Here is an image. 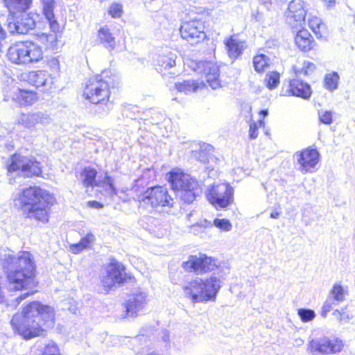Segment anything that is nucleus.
<instances>
[{
  "mask_svg": "<svg viewBox=\"0 0 355 355\" xmlns=\"http://www.w3.org/2000/svg\"><path fill=\"white\" fill-rule=\"evenodd\" d=\"M258 137V128L255 123L250 125L249 137L251 139H255Z\"/></svg>",
  "mask_w": 355,
  "mask_h": 355,
  "instance_id": "obj_47",
  "label": "nucleus"
},
{
  "mask_svg": "<svg viewBox=\"0 0 355 355\" xmlns=\"http://www.w3.org/2000/svg\"><path fill=\"white\" fill-rule=\"evenodd\" d=\"M177 58V55L172 52L159 55L157 60L158 66L157 70L162 73L164 69L166 70L173 68L176 64Z\"/></svg>",
  "mask_w": 355,
  "mask_h": 355,
  "instance_id": "obj_30",
  "label": "nucleus"
},
{
  "mask_svg": "<svg viewBox=\"0 0 355 355\" xmlns=\"http://www.w3.org/2000/svg\"><path fill=\"white\" fill-rule=\"evenodd\" d=\"M307 8L302 0H293L285 12L286 23L293 29L302 28Z\"/></svg>",
  "mask_w": 355,
  "mask_h": 355,
  "instance_id": "obj_17",
  "label": "nucleus"
},
{
  "mask_svg": "<svg viewBox=\"0 0 355 355\" xmlns=\"http://www.w3.org/2000/svg\"><path fill=\"white\" fill-rule=\"evenodd\" d=\"M109 14L114 18H119L123 13V6L121 3H112L108 10Z\"/></svg>",
  "mask_w": 355,
  "mask_h": 355,
  "instance_id": "obj_42",
  "label": "nucleus"
},
{
  "mask_svg": "<svg viewBox=\"0 0 355 355\" xmlns=\"http://www.w3.org/2000/svg\"><path fill=\"white\" fill-rule=\"evenodd\" d=\"M212 152L213 146L204 143L200 145L198 150L192 151L191 156L192 158L202 164H207L213 159Z\"/></svg>",
  "mask_w": 355,
  "mask_h": 355,
  "instance_id": "obj_26",
  "label": "nucleus"
},
{
  "mask_svg": "<svg viewBox=\"0 0 355 355\" xmlns=\"http://www.w3.org/2000/svg\"><path fill=\"white\" fill-rule=\"evenodd\" d=\"M8 171H17L20 175L26 178L40 176L42 172L41 163L35 157L17 154L12 157L11 163L8 166Z\"/></svg>",
  "mask_w": 355,
  "mask_h": 355,
  "instance_id": "obj_9",
  "label": "nucleus"
},
{
  "mask_svg": "<svg viewBox=\"0 0 355 355\" xmlns=\"http://www.w3.org/2000/svg\"><path fill=\"white\" fill-rule=\"evenodd\" d=\"M103 184L111 195L116 194V190L114 185V180L112 177L105 175Z\"/></svg>",
  "mask_w": 355,
  "mask_h": 355,
  "instance_id": "obj_44",
  "label": "nucleus"
},
{
  "mask_svg": "<svg viewBox=\"0 0 355 355\" xmlns=\"http://www.w3.org/2000/svg\"><path fill=\"white\" fill-rule=\"evenodd\" d=\"M333 315L335 316V318L340 321V317H341V311H339L338 310H336L334 311Z\"/></svg>",
  "mask_w": 355,
  "mask_h": 355,
  "instance_id": "obj_55",
  "label": "nucleus"
},
{
  "mask_svg": "<svg viewBox=\"0 0 355 355\" xmlns=\"http://www.w3.org/2000/svg\"><path fill=\"white\" fill-rule=\"evenodd\" d=\"M198 67L199 69H202L201 73L205 76V81L213 89L220 87V69L216 64L211 62H203L200 63Z\"/></svg>",
  "mask_w": 355,
  "mask_h": 355,
  "instance_id": "obj_22",
  "label": "nucleus"
},
{
  "mask_svg": "<svg viewBox=\"0 0 355 355\" xmlns=\"http://www.w3.org/2000/svg\"><path fill=\"white\" fill-rule=\"evenodd\" d=\"M343 347L344 344L340 338L322 336L309 340L307 345V350L313 355H329L341 352Z\"/></svg>",
  "mask_w": 355,
  "mask_h": 355,
  "instance_id": "obj_11",
  "label": "nucleus"
},
{
  "mask_svg": "<svg viewBox=\"0 0 355 355\" xmlns=\"http://www.w3.org/2000/svg\"><path fill=\"white\" fill-rule=\"evenodd\" d=\"M126 279L125 267L119 261L113 260L106 267L105 272L101 276V282L106 292L122 285Z\"/></svg>",
  "mask_w": 355,
  "mask_h": 355,
  "instance_id": "obj_13",
  "label": "nucleus"
},
{
  "mask_svg": "<svg viewBox=\"0 0 355 355\" xmlns=\"http://www.w3.org/2000/svg\"><path fill=\"white\" fill-rule=\"evenodd\" d=\"M42 12L47 19L53 33H41L37 35L38 41L43 44L46 49H53L56 45V33L59 31L60 25L55 19V0H42Z\"/></svg>",
  "mask_w": 355,
  "mask_h": 355,
  "instance_id": "obj_8",
  "label": "nucleus"
},
{
  "mask_svg": "<svg viewBox=\"0 0 355 355\" xmlns=\"http://www.w3.org/2000/svg\"><path fill=\"white\" fill-rule=\"evenodd\" d=\"M259 1H260V2H261V3H263V4H266V3H270V0H259Z\"/></svg>",
  "mask_w": 355,
  "mask_h": 355,
  "instance_id": "obj_58",
  "label": "nucleus"
},
{
  "mask_svg": "<svg viewBox=\"0 0 355 355\" xmlns=\"http://www.w3.org/2000/svg\"><path fill=\"white\" fill-rule=\"evenodd\" d=\"M339 76L336 72L329 73L324 78V87L330 92H333L338 88Z\"/></svg>",
  "mask_w": 355,
  "mask_h": 355,
  "instance_id": "obj_36",
  "label": "nucleus"
},
{
  "mask_svg": "<svg viewBox=\"0 0 355 355\" xmlns=\"http://www.w3.org/2000/svg\"><path fill=\"white\" fill-rule=\"evenodd\" d=\"M334 304V300L331 297L328 298L324 303L322 308L321 315L326 318L328 312L331 309L332 305Z\"/></svg>",
  "mask_w": 355,
  "mask_h": 355,
  "instance_id": "obj_45",
  "label": "nucleus"
},
{
  "mask_svg": "<svg viewBox=\"0 0 355 355\" xmlns=\"http://www.w3.org/2000/svg\"><path fill=\"white\" fill-rule=\"evenodd\" d=\"M280 75L277 71L267 73L265 78V83L267 88L272 90L276 88L279 84Z\"/></svg>",
  "mask_w": 355,
  "mask_h": 355,
  "instance_id": "obj_37",
  "label": "nucleus"
},
{
  "mask_svg": "<svg viewBox=\"0 0 355 355\" xmlns=\"http://www.w3.org/2000/svg\"><path fill=\"white\" fill-rule=\"evenodd\" d=\"M213 225L211 224V221H209L206 219L202 220L200 222L197 223L195 225H193L191 227V230L195 234L197 228L198 227H211Z\"/></svg>",
  "mask_w": 355,
  "mask_h": 355,
  "instance_id": "obj_46",
  "label": "nucleus"
},
{
  "mask_svg": "<svg viewBox=\"0 0 355 355\" xmlns=\"http://www.w3.org/2000/svg\"><path fill=\"white\" fill-rule=\"evenodd\" d=\"M8 19V29L11 34L24 35L35 27L38 16L31 12H21L11 15Z\"/></svg>",
  "mask_w": 355,
  "mask_h": 355,
  "instance_id": "obj_14",
  "label": "nucleus"
},
{
  "mask_svg": "<svg viewBox=\"0 0 355 355\" xmlns=\"http://www.w3.org/2000/svg\"><path fill=\"white\" fill-rule=\"evenodd\" d=\"M22 78L36 88H41L42 92L50 89L53 84L51 74L45 70L32 71L22 74Z\"/></svg>",
  "mask_w": 355,
  "mask_h": 355,
  "instance_id": "obj_20",
  "label": "nucleus"
},
{
  "mask_svg": "<svg viewBox=\"0 0 355 355\" xmlns=\"http://www.w3.org/2000/svg\"><path fill=\"white\" fill-rule=\"evenodd\" d=\"M95 241V236L92 233H88L83 237L79 243L71 245V251L74 254H78L84 249L90 247L91 244Z\"/></svg>",
  "mask_w": 355,
  "mask_h": 355,
  "instance_id": "obj_34",
  "label": "nucleus"
},
{
  "mask_svg": "<svg viewBox=\"0 0 355 355\" xmlns=\"http://www.w3.org/2000/svg\"><path fill=\"white\" fill-rule=\"evenodd\" d=\"M289 92L293 96L309 99L312 94L311 86L300 79H293L289 83Z\"/></svg>",
  "mask_w": 355,
  "mask_h": 355,
  "instance_id": "obj_23",
  "label": "nucleus"
},
{
  "mask_svg": "<svg viewBox=\"0 0 355 355\" xmlns=\"http://www.w3.org/2000/svg\"><path fill=\"white\" fill-rule=\"evenodd\" d=\"M324 1L329 3H331L335 1V0H324Z\"/></svg>",
  "mask_w": 355,
  "mask_h": 355,
  "instance_id": "obj_59",
  "label": "nucleus"
},
{
  "mask_svg": "<svg viewBox=\"0 0 355 355\" xmlns=\"http://www.w3.org/2000/svg\"><path fill=\"white\" fill-rule=\"evenodd\" d=\"M50 65L51 67H54L55 69H58L59 68V62L57 59H53L50 62Z\"/></svg>",
  "mask_w": 355,
  "mask_h": 355,
  "instance_id": "obj_54",
  "label": "nucleus"
},
{
  "mask_svg": "<svg viewBox=\"0 0 355 355\" xmlns=\"http://www.w3.org/2000/svg\"><path fill=\"white\" fill-rule=\"evenodd\" d=\"M308 24L316 37L322 38L326 30L325 24L322 22V20L317 17L311 16L308 18Z\"/></svg>",
  "mask_w": 355,
  "mask_h": 355,
  "instance_id": "obj_33",
  "label": "nucleus"
},
{
  "mask_svg": "<svg viewBox=\"0 0 355 355\" xmlns=\"http://www.w3.org/2000/svg\"><path fill=\"white\" fill-rule=\"evenodd\" d=\"M270 59L266 55L261 53L253 58V66L257 73L263 72L270 65Z\"/></svg>",
  "mask_w": 355,
  "mask_h": 355,
  "instance_id": "obj_35",
  "label": "nucleus"
},
{
  "mask_svg": "<svg viewBox=\"0 0 355 355\" xmlns=\"http://www.w3.org/2000/svg\"><path fill=\"white\" fill-rule=\"evenodd\" d=\"M13 99L18 101L21 105H30L37 100V94L33 91L17 89Z\"/></svg>",
  "mask_w": 355,
  "mask_h": 355,
  "instance_id": "obj_29",
  "label": "nucleus"
},
{
  "mask_svg": "<svg viewBox=\"0 0 355 355\" xmlns=\"http://www.w3.org/2000/svg\"><path fill=\"white\" fill-rule=\"evenodd\" d=\"M42 355H60L58 347L53 342L47 344Z\"/></svg>",
  "mask_w": 355,
  "mask_h": 355,
  "instance_id": "obj_43",
  "label": "nucleus"
},
{
  "mask_svg": "<svg viewBox=\"0 0 355 355\" xmlns=\"http://www.w3.org/2000/svg\"><path fill=\"white\" fill-rule=\"evenodd\" d=\"M318 116L320 123L326 125H329L333 121V113L331 111H318Z\"/></svg>",
  "mask_w": 355,
  "mask_h": 355,
  "instance_id": "obj_41",
  "label": "nucleus"
},
{
  "mask_svg": "<svg viewBox=\"0 0 355 355\" xmlns=\"http://www.w3.org/2000/svg\"><path fill=\"white\" fill-rule=\"evenodd\" d=\"M225 45L227 49L229 57L232 60H235L241 56L243 51L246 48L245 41L239 40L234 36L230 37L226 40Z\"/></svg>",
  "mask_w": 355,
  "mask_h": 355,
  "instance_id": "obj_24",
  "label": "nucleus"
},
{
  "mask_svg": "<svg viewBox=\"0 0 355 355\" xmlns=\"http://www.w3.org/2000/svg\"><path fill=\"white\" fill-rule=\"evenodd\" d=\"M295 42L302 51H309L314 45V40L310 33L304 28L297 31L295 37Z\"/></svg>",
  "mask_w": 355,
  "mask_h": 355,
  "instance_id": "obj_25",
  "label": "nucleus"
},
{
  "mask_svg": "<svg viewBox=\"0 0 355 355\" xmlns=\"http://www.w3.org/2000/svg\"><path fill=\"white\" fill-rule=\"evenodd\" d=\"M351 317L348 313H347L344 310L341 311V317L340 319V322L345 323L347 322L350 320Z\"/></svg>",
  "mask_w": 355,
  "mask_h": 355,
  "instance_id": "obj_50",
  "label": "nucleus"
},
{
  "mask_svg": "<svg viewBox=\"0 0 355 355\" xmlns=\"http://www.w3.org/2000/svg\"><path fill=\"white\" fill-rule=\"evenodd\" d=\"M88 205L89 207L95 209H101L103 207V204L96 200L89 201Z\"/></svg>",
  "mask_w": 355,
  "mask_h": 355,
  "instance_id": "obj_51",
  "label": "nucleus"
},
{
  "mask_svg": "<svg viewBox=\"0 0 355 355\" xmlns=\"http://www.w3.org/2000/svg\"><path fill=\"white\" fill-rule=\"evenodd\" d=\"M3 268L10 286H12L11 289L19 291L36 286L35 265L30 252L24 251L17 256L5 254Z\"/></svg>",
  "mask_w": 355,
  "mask_h": 355,
  "instance_id": "obj_2",
  "label": "nucleus"
},
{
  "mask_svg": "<svg viewBox=\"0 0 355 355\" xmlns=\"http://www.w3.org/2000/svg\"><path fill=\"white\" fill-rule=\"evenodd\" d=\"M98 40L99 42L109 51H112L116 46L115 37L113 36L110 28L105 26L98 31Z\"/></svg>",
  "mask_w": 355,
  "mask_h": 355,
  "instance_id": "obj_27",
  "label": "nucleus"
},
{
  "mask_svg": "<svg viewBox=\"0 0 355 355\" xmlns=\"http://www.w3.org/2000/svg\"><path fill=\"white\" fill-rule=\"evenodd\" d=\"M7 58L11 62L17 64L35 63L43 58V50L37 43L25 41L10 46L7 51Z\"/></svg>",
  "mask_w": 355,
  "mask_h": 355,
  "instance_id": "obj_7",
  "label": "nucleus"
},
{
  "mask_svg": "<svg viewBox=\"0 0 355 355\" xmlns=\"http://www.w3.org/2000/svg\"><path fill=\"white\" fill-rule=\"evenodd\" d=\"M53 200L47 191L37 187H29L23 189L15 201L26 218L46 223L49 221V210Z\"/></svg>",
  "mask_w": 355,
  "mask_h": 355,
  "instance_id": "obj_3",
  "label": "nucleus"
},
{
  "mask_svg": "<svg viewBox=\"0 0 355 355\" xmlns=\"http://www.w3.org/2000/svg\"><path fill=\"white\" fill-rule=\"evenodd\" d=\"M147 297L146 292H139L132 295L125 303L127 315L131 317L139 315L147 304Z\"/></svg>",
  "mask_w": 355,
  "mask_h": 355,
  "instance_id": "obj_21",
  "label": "nucleus"
},
{
  "mask_svg": "<svg viewBox=\"0 0 355 355\" xmlns=\"http://www.w3.org/2000/svg\"><path fill=\"white\" fill-rule=\"evenodd\" d=\"M207 198L217 209L227 207L234 201V189L228 183L214 184L208 189Z\"/></svg>",
  "mask_w": 355,
  "mask_h": 355,
  "instance_id": "obj_12",
  "label": "nucleus"
},
{
  "mask_svg": "<svg viewBox=\"0 0 355 355\" xmlns=\"http://www.w3.org/2000/svg\"><path fill=\"white\" fill-rule=\"evenodd\" d=\"M182 288L185 295L194 304L214 301L220 288V280L215 276L206 279L196 278Z\"/></svg>",
  "mask_w": 355,
  "mask_h": 355,
  "instance_id": "obj_5",
  "label": "nucleus"
},
{
  "mask_svg": "<svg viewBox=\"0 0 355 355\" xmlns=\"http://www.w3.org/2000/svg\"><path fill=\"white\" fill-rule=\"evenodd\" d=\"M216 259L207 257L205 254L199 256L190 255L186 261L182 263V267L187 272H193L197 275L206 273L214 270L217 267Z\"/></svg>",
  "mask_w": 355,
  "mask_h": 355,
  "instance_id": "obj_15",
  "label": "nucleus"
},
{
  "mask_svg": "<svg viewBox=\"0 0 355 355\" xmlns=\"http://www.w3.org/2000/svg\"><path fill=\"white\" fill-rule=\"evenodd\" d=\"M175 87L178 92L189 94L196 92L200 87V84L198 81L195 80H186L175 83Z\"/></svg>",
  "mask_w": 355,
  "mask_h": 355,
  "instance_id": "obj_32",
  "label": "nucleus"
},
{
  "mask_svg": "<svg viewBox=\"0 0 355 355\" xmlns=\"http://www.w3.org/2000/svg\"><path fill=\"white\" fill-rule=\"evenodd\" d=\"M297 314L303 322H309L315 317V311L309 309H299Z\"/></svg>",
  "mask_w": 355,
  "mask_h": 355,
  "instance_id": "obj_39",
  "label": "nucleus"
},
{
  "mask_svg": "<svg viewBox=\"0 0 355 355\" xmlns=\"http://www.w3.org/2000/svg\"><path fill=\"white\" fill-rule=\"evenodd\" d=\"M168 181L173 190L177 191L181 200L185 203H192L202 193L198 182L180 170H173L168 174Z\"/></svg>",
  "mask_w": 355,
  "mask_h": 355,
  "instance_id": "obj_6",
  "label": "nucleus"
},
{
  "mask_svg": "<svg viewBox=\"0 0 355 355\" xmlns=\"http://www.w3.org/2000/svg\"><path fill=\"white\" fill-rule=\"evenodd\" d=\"M54 309L38 301L28 304L21 313H16L10 324L12 328L26 340L43 335L45 328L54 324Z\"/></svg>",
  "mask_w": 355,
  "mask_h": 355,
  "instance_id": "obj_1",
  "label": "nucleus"
},
{
  "mask_svg": "<svg viewBox=\"0 0 355 355\" xmlns=\"http://www.w3.org/2000/svg\"><path fill=\"white\" fill-rule=\"evenodd\" d=\"M3 283V277L0 275V304H2L5 302V293L2 287Z\"/></svg>",
  "mask_w": 355,
  "mask_h": 355,
  "instance_id": "obj_49",
  "label": "nucleus"
},
{
  "mask_svg": "<svg viewBox=\"0 0 355 355\" xmlns=\"http://www.w3.org/2000/svg\"><path fill=\"white\" fill-rule=\"evenodd\" d=\"M213 225L215 227H216L217 228H219L221 230L225 231V232L230 231L232 230V227L230 220L227 219H225V218L214 219Z\"/></svg>",
  "mask_w": 355,
  "mask_h": 355,
  "instance_id": "obj_40",
  "label": "nucleus"
},
{
  "mask_svg": "<svg viewBox=\"0 0 355 355\" xmlns=\"http://www.w3.org/2000/svg\"><path fill=\"white\" fill-rule=\"evenodd\" d=\"M10 15L26 12L30 8L31 0H3Z\"/></svg>",
  "mask_w": 355,
  "mask_h": 355,
  "instance_id": "obj_28",
  "label": "nucleus"
},
{
  "mask_svg": "<svg viewBox=\"0 0 355 355\" xmlns=\"http://www.w3.org/2000/svg\"><path fill=\"white\" fill-rule=\"evenodd\" d=\"M139 201L141 205L150 206L152 208L171 207L173 204V199L168 194V189L160 186L148 188L139 195Z\"/></svg>",
  "mask_w": 355,
  "mask_h": 355,
  "instance_id": "obj_10",
  "label": "nucleus"
},
{
  "mask_svg": "<svg viewBox=\"0 0 355 355\" xmlns=\"http://www.w3.org/2000/svg\"><path fill=\"white\" fill-rule=\"evenodd\" d=\"M315 66L313 63L304 62L302 71L304 73V75L308 76L310 73H311L315 70Z\"/></svg>",
  "mask_w": 355,
  "mask_h": 355,
  "instance_id": "obj_48",
  "label": "nucleus"
},
{
  "mask_svg": "<svg viewBox=\"0 0 355 355\" xmlns=\"http://www.w3.org/2000/svg\"><path fill=\"white\" fill-rule=\"evenodd\" d=\"M51 122L50 115L42 111L21 114L17 119V123L28 129L35 128L37 125L46 126Z\"/></svg>",
  "mask_w": 355,
  "mask_h": 355,
  "instance_id": "obj_19",
  "label": "nucleus"
},
{
  "mask_svg": "<svg viewBox=\"0 0 355 355\" xmlns=\"http://www.w3.org/2000/svg\"><path fill=\"white\" fill-rule=\"evenodd\" d=\"M162 340L164 342H165L166 343H168L169 342V338H170V336H169V333L167 330H164L162 331Z\"/></svg>",
  "mask_w": 355,
  "mask_h": 355,
  "instance_id": "obj_53",
  "label": "nucleus"
},
{
  "mask_svg": "<svg viewBox=\"0 0 355 355\" xmlns=\"http://www.w3.org/2000/svg\"><path fill=\"white\" fill-rule=\"evenodd\" d=\"M346 292L344 288L340 284L334 285L332 289L331 290V295L332 297V300L340 302L343 301L345 298V295Z\"/></svg>",
  "mask_w": 355,
  "mask_h": 355,
  "instance_id": "obj_38",
  "label": "nucleus"
},
{
  "mask_svg": "<svg viewBox=\"0 0 355 355\" xmlns=\"http://www.w3.org/2000/svg\"><path fill=\"white\" fill-rule=\"evenodd\" d=\"M279 212L275 211H272L270 213V218L275 219V218H277L279 217Z\"/></svg>",
  "mask_w": 355,
  "mask_h": 355,
  "instance_id": "obj_56",
  "label": "nucleus"
},
{
  "mask_svg": "<svg viewBox=\"0 0 355 355\" xmlns=\"http://www.w3.org/2000/svg\"><path fill=\"white\" fill-rule=\"evenodd\" d=\"M97 171L92 167H85L80 173V179L86 187L96 186V178Z\"/></svg>",
  "mask_w": 355,
  "mask_h": 355,
  "instance_id": "obj_31",
  "label": "nucleus"
},
{
  "mask_svg": "<svg viewBox=\"0 0 355 355\" xmlns=\"http://www.w3.org/2000/svg\"><path fill=\"white\" fill-rule=\"evenodd\" d=\"M33 293H34V292H33V291H32V292H26V293H23V294H21V295H19V296L17 298V300L18 302L19 303V302H21L23 300H24L25 298H26L28 296H29V295H32V294H33Z\"/></svg>",
  "mask_w": 355,
  "mask_h": 355,
  "instance_id": "obj_52",
  "label": "nucleus"
},
{
  "mask_svg": "<svg viewBox=\"0 0 355 355\" xmlns=\"http://www.w3.org/2000/svg\"><path fill=\"white\" fill-rule=\"evenodd\" d=\"M119 83L117 76L110 71H104L88 80L83 95L92 103L99 105L98 110L102 109V111H98L99 113L105 114L113 107L112 103L109 101L110 88L116 87Z\"/></svg>",
  "mask_w": 355,
  "mask_h": 355,
  "instance_id": "obj_4",
  "label": "nucleus"
},
{
  "mask_svg": "<svg viewBox=\"0 0 355 355\" xmlns=\"http://www.w3.org/2000/svg\"><path fill=\"white\" fill-rule=\"evenodd\" d=\"M294 157L300 165L299 170L303 173H313L319 161L320 154L316 149L306 148L297 152Z\"/></svg>",
  "mask_w": 355,
  "mask_h": 355,
  "instance_id": "obj_18",
  "label": "nucleus"
},
{
  "mask_svg": "<svg viewBox=\"0 0 355 355\" xmlns=\"http://www.w3.org/2000/svg\"><path fill=\"white\" fill-rule=\"evenodd\" d=\"M260 115L263 116V117L268 116V110H261L259 112Z\"/></svg>",
  "mask_w": 355,
  "mask_h": 355,
  "instance_id": "obj_57",
  "label": "nucleus"
},
{
  "mask_svg": "<svg viewBox=\"0 0 355 355\" xmlns=\"http://www.w3.org/2000/svg\"><path fill=\"white\" fill-rule=\"evenodd\" d=\"M180 32L182 38L191 45L197 44L206 37L204 22L196 19L183 22Z\"/></svg>",
  "mask_w": 355,
  "mask_h": 355,
  "instance_id": "obj_16",
  "label": "nucleus"
}]
</instances>
